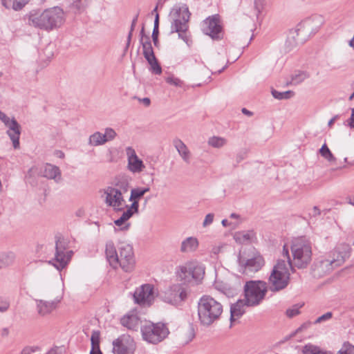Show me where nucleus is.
I'll return each instance as SVG.
<instances>
[{
    "mask_svg": "<svg viewBox=\"0 0 354 354\" xmlns=\"http://www.w3.org/2000/svg\"><path fill=\"white\" fill-rule=\"evenodd\" d=\"M223 313L222 304L209 295H203L198 301V316L200 324L209 326L218 320Z\"/></svg>",
    "mask_w": 354,
    "mask_h": 354,
    "instance_id": "f257e3e1",
    "label": "nucleus"
},
{
    "mask_svg": "<svg viewBox=\"0 0 354 354\" xmlns=\"http://www.w3.org/2000/svg\"><path fill=\"white\" fill-rule=\"evenodd\" d=\"M290 249L293 266L299 269L306 268L312 259V245L309 239L306 236L294 239Z\"/></svg>",
    "mask_w": 354,
    "mask_h": 354,
    "instance_id": "f03ea898",
    "label": "nucleus"
},
{
    "mask_svg": "<svg viewBox=\"0 0 354 354\" xmlns=\"http://www.w3.org/2000/svg\"><path fill=\"white\" fill-rule=\"evenodd\" d=\"M288 267L285 260L277 261L268 279L270 284L268 288L270 291L279 292L288 286L290 279Z\"/></svg>",
    "mask_w": 354,
    "mask_h": 354,
    "instance_id": "7ed1b4c3",
    "label": "nucleus"
},
{
    "mask_svg": "<svg viewBox=\"0 0 354 354\" xmlns=\"http://www.w3.org/2000/svg\"><path fill=\"white\" fill-rule=\"evenodd\" d=\"M140 331L142 339L152 344H158L162 342L169 334L167 324L160 322L157 323L148 322L141 326Z\"/></svg>",
    "mask_w": 354,
    "mask_h": 354,
    "instance_id": "20e7f679",
    "label": "nucleus"
},
{
    "mask_svg": "<svg viewBox=\"0 0 354 354\" xmlns=\"http://www.w3.org/2000/svg\"><path fill=\"white\" fill-rule=\"evenodd\" d=\"M268 290V285L263 281H247L244 285V295L248 305L251 306L259 305L265 298Z\"/></svg>",
    "mask_w": 354,
    "mask_h": 354,
    "instance_id": "39448f33",
    "label": "nucleus"
},
{
    "mask_svg": "<svg viewBox=\"0 0 354 354\" xmlns=\"http://www.w3.org/2000/svg\"><path fill=\"white\" fill-rule=\"evenodd\" d=\"M310 29L306 24H297L295 28L290 29L284 45L286 53H290L304 44L312 34Z\"/></svg>",
    "mask_w": 354,
    "mask_h": 354,
    "instance_id": "423d86ee",
    "label": "nucleus"
},
{
    "mask_svg": "<svg viewBox=\"0 0 354 354\" xmlns=\"http://www.w3.org/2000/svg\"><path fill=\"white\" fill-rule=\"evenodd\" d=\"M351 252L352 248L349 244L338 243L332 252L333 259L321 261L320 267H326L327 268L326 271L330 272L334 268L341 266L346 259H349Z\"/></svg>",
    "mask_w": 354,
    "mask_h": 354,
    "instance_id": "0eeeda50",
    "label": "nucleus"
},
{
    "mask_svg": "<svg viewBox=\"0 0 354 354\" xmlns=\"http://www.w3.org/2000/svg\"><path fill=\"white\" fill-rule=\"evenodd\" d=\"M38 17L39 22H61L64 19V11L58 6L46 9L42 13L39 10H32L29 14L28 20L37 22Z\"/></svg>",
    "mask_w": 354,
    "mask_h": 354,
    "instance_id": "6e6552de",
    "label": "nucleus"
},
{
    "mask_svg": "<svg viewBox=\"0 0 354 354\" xmlns=\"http://www.w3.org/2000/svg\"><path fill=\"white\" fill-rule=\"evenodd\" d=\"M0 120L8 128L6 133L12 140L14 149H19V138L21 132V125L15 118L10 119V118L1 111H0Z\"/></svg>",
    "mask_w": 354,
    "mask_h": 354,
    "instance_id": "1a4fd4ad",
    "label": "nucleus"
},
{
    "mask_svg": "<svg viewBox=\"0 0 354 354\" xmlns=\"http://www.w3.org/2000/svg\"><path fill=\"white\" fill-rule=\"evenodd\" d=\"M0 120L8 128L6 133L12 140L14 149H19V138L21 132V125L15 118L10 119V118L1 111H0Z\"/></svg>",
    "mask_w": 354,
    "mask_h": 354,
    "instance_id": "9d476101",
    "label": "nucleus"
},
{
    "mask_svg": "<svg viewBox=\"0 0 354 354\" xmlns=\"http://www.w3.org/2000/svg\"><path fill=\"white\" fill-rule=\"evenodd\" d=\"M66 249L64 240L60 237L56 238L55 258L49 261L58 270L64 268L71 260V255H66Z\"/></svg>",
    "mask_w": 354,
    "mask_h": 354,
    "instance_id": "9b49d317",
    "label": "nucleus"
},
{
    "mask_svg": "<svg viewBox=\"0 0 354 354\" xmlns=\"http://www.w3.org/2000/svg\"><path fill=\"white\" fill-rule=\"evenodd\" d=\"M118 266L127 272H130L134 269L135 258L133 250L131 245L126 244L119 248Z\"/></svg>",
    "mask_w": 354,
    "mask_h": 354,
    "instance_id": "f8f14e48",
    "label": "nucleus"
},
{
    "mask_svg": "<svg viewBox=\"0 0 354 354\" xmlns=\"http://www.w3.org/2000/svg\"><path fill=\"white\" fill-rule=\"evenodd\" d=\"M187 298L186 288L179 283L173 284L165 292L164 301L172 305H178Z\"/></svg>",
    "mask_w": 354,
    "mask_h": 354,
    "instance_id": "ddd939ff",
    "label": "nucleus"
},
{
    "mask_svg": "<svg viewBox=\"0 0 354 354\" xmlns=\"http://www.w3.org/2000/svg\"><path fill=\"white\" fill-rule=\"evenodd\" d=\"M153 286L149 283L142 285L133 294L135 303L140 305L150 306L154 299Z\"/></svg>",
    "mask_w": 354,
    "mask_h": 354,
    "instance_id": "4468645a",
    "label": "nucleus"
},
{
    "mask_svg": "<svg viewBox=\"0 0 354 354\" xmlns=\"http://www.w3.org/2000/svg\"><path fill=\"white\" fill-rule=\"evenodd\" d=\"M238 263L244 271L257 272L263 266L265 261L262 256L255 254L252 257L246 259L241 253L238 256Z\"/></svg>",
    "mask_w": 354,
    "mask_h": 354,
    "instance_id": "2eb2a0df",
    "label": "nucleus"
},
{
    "mask_svg": "<svg viewBox=\"0 0 354 354\" xmlns=\"http://www.w3.org/2000/svg\"><path fill=\"white\" fill-rule=\"evenodd\" d=\"M106 194V203L110 207H113L117 212L123 209L121 206L124 202V199L122 193L118 190V188L109 186L104 189Z\"/></svg>",
    "mask_w": 354,
    "mask_h": 354,
    "instance_id": "dca6fc26",
    "label": "nucleus"
},
{
    "mask_svg": "<svg viewBox=\"0 0 354 354\" xmlns=\"http://www.w3.org/2000/svg\"><path fill=\"white\" fill-rule=\"evenodd\" d=\"M191 12L186 4H176L169 12L172 22H189Z\"/></svg>",
    "mask_w": 354,
    "mask_h": 354,
    "instance_id": "f3484780",
    "label": "nucleus"
},
{
    "mask_svg": "<svg viewBox=\"0 0 354 354\" xmlns=\"http://www.w3.org/2000/svg\"><path fill=\"white\" fill-rule=\"evenodd\" d=\"M128 156V169L133 173H140L145 168V165L141 159H140L135 150L129 147L126 149Z\"/></svg>",
    "mask_w": 354,
    "mask_h": 354,
    "instance_id": "a211bd4d",
    "label": "nucleus"
},
{
    "mask_svg": "<svg viewBox=\"0 0 354 354\" xmlns=\"http://www.w3.org/2000/svg\"><path fill=\"white\" fill-rule=\"evenodd\" d=\"M202 28L205 35L209 36L214 40H220L223 37V27L221 24H205Z\"/></svg>",
    "mask_w": 354,
    "mask_h": 354,
    "instance_id": "6ab92c4d",
    "label": "nucleus"
},
{
    "mask_svg": "<svg viewBox=\"0 0 354 354\" xmlns=\"http://www.w3.org/2000/svg\"><path fill=\"white\" fill-rule=\"evenodd\" d=\"M250 306L247 300L239 299L236 303L231 305L230 307V322H234L236 317H241L245 313L244 307Z\"/></svg>",
    "mask_w": 354,
    "mask_h": 354,
    "instance_id": "aec40b11",
    "label": "nucleus"
},
{
    "mask_svg": "<svg viewBox=\"0 0 354 354\" xmlns=\"http://www.w3.org/2000/svg\"><path fill=\"white\" fill-rule=\"evenodd\" d=\"M105 254L110 266L116 268L118 266V254L113 241L106 243Z\"/></svg>",
    "mask_w": 354,
    "mask_h": 354,
    "instance_id": "412c9836",
    "label": "nucleus"
},
{
    "mask_svg": "<svg viewBox=\"0 0 354 354\" xmlns=\"http://www.w3.org/2000/svg\"><path fill=\"white\" fill-rule=\"evenodd\" d=\"M176 276L184 283L192 281V262H187L183 266H180L176 268Z\"/></svg>",
    "mask_w": 354,
    "mask_h": 354,
    "instance_id": "4be33fe9",
    "label": "nucleus"
},
{
    "mask_svg": "<svg viewBox=\"0 0 354 354\" xmlns=\"http://www.w3.org/2000/svg\"><path fill=\"white\" fill-rule=\"evenodd\" d=\"M42 176L48 179H53L56 183L61 180V171L58 167L47 163L41 171Z\"/></svg>",
    "mask_w": 354,
    "mask_h": 354,
    "instance_id": "5701e85b",
    "label": "nucleus"
},
{
    "mask_svg": "<svg viewBox=\"0 0 354 354\" xmlns=\"http://www.w3.org/2000/svg\"><path fill=\"white\" fill-rule=\"evenodd\" d=\"M120 323L128 329L137 331L140 323V319L137 315H127L121 318Z\"/></svg>",
    "mask_w": 354,
    "mask_h": 354,
    "instance_id": "b1692460",
    "label": "nucleus"
},
{
    "mask_svg": "<svg viewBox=\"0 0 354 354\" xmlns=\"http://www.w3.org/2000/svg\"><path fill=\"white\" fill-rule=\"evenodd\" d=\"M59 302V300L50 302L44 300H37V312L40 315L44 316L55 309Z\"/></svg>",
    "mask_w": 354,
    "mask_h": 354,
    "instance_id": "393cba45",
    "label": "nucleus"
},
{
    "mask_svg": "<svg viewBox=\"0 0 354 354\" xmlns=\"http://www.w3.org/2000/svg\"><path fill=\"white\" fill-rule=\"evenodd\" d=\"M198 241L196 237L189 236L183 241L180 250L183 253L195 252L198 248Z\"/></svg>",
    "mask_w": 354,
    "mask_h": 354,
    "instance_id": "a878e982",
    "label": "nucleus"
},
{
    "mask_svg": "<svg viewBox=\"0 0 354 354\" xmlns=\"http://www.w3.org/2000/svg\"><path fill=\"white\" fill-rule=\"evenodd\" d=\"M266 0H254V16L251 17L252 20L262 21L264 20V8Z\"/></svg>",
    "mask_w": 354,
    "mask_h": 354,
    "instance_id": "bb28decb",
    "label": "nucleus"
},
{
    "mask_svg": "<svg viewBox=\"0 0 354 354\" xmlns=\"http://www.w3.org/2000/svg\"><path fill=\"white\" fill-rule=\"evenodd\" d=\"M204 275L205 268L192 263V281L194 280L196 283H198L203 279Z\"/></svg>",
    "mask_w": 354,
    "mask_h": 354,
    "instance_id": "cd10ccee",
    "label": "nucleus"
},
{
    "mask_svg": "<svg viewBox=\"0 0 354 354\" xmlns=\"http://www.w3.org/2000/svg\"><path fill=\"white\" fill-rule=\"evenodd\" d=\"M114 354H132L127 345L123 344L120 338H117L113 342Z\"/></svg>",
    "mask_w": 354,
    "mask_h": 354,
    "instance_id": "c85d7f7f",
    "label": "nucleus"
},
{
    "mask_svg": "<svg viewBox=\"0 0 354 354\" xmlns=\"http://www.w3.org/2000/svg\"><path fill=\"white\" fill-rule=\"evenodd\" d=\"M150 190L149 187H137L131 190V195L129 201H139L143 196Z\"/></svg>",
    "mask_w": 354,
    "mask_h": 354,
    "instance_id": "c756f323",
    "label": "nucleus"
},
{
    "mask_svg": "<svg viewBox=\"0 0 354 354\" xmlns=\"http://www.w3.org/2000/svg\"><path fill=\"white\" fill-rule=\"evenodd\" d=\"M309 77V74L305 71H298L297 73L294 74L291 77V81L288 82L286 85L288 86L290 84L297 85L302 82H304L306 79Z\"/></svg>",
    "mask_w": 354,
    "mask_h": 354,
    "instance_id": "7c9ffc66",
    "label": "nucleus"
},
{
    "mask_svg": "<svg viewBox=\"0 0 354 354\" xmlns=\"http://www.w3.org/2000/svg\"><path fill=\"white\" fill-rule=\"evenodd\" d=\"M304 354H333L331 351H324L319 346L311 344H306L303 348Z\"/></svg>",
    "mask_w": 354,
    "mask_h": 354,
    "instance_id": "2f4dec72",
    "label": "nucleus"
},
{
    "mask_svg": "<svg viewBox=\"0 0 354 354\" xmlns=\"http://www.w3.org/2000/svg\"><path fill=\"white\" fill-rule=\"evenodd\" d=\"M107 142L103 133L97 131L89 137V144L92 146H98Z\"/></svg>",
    "mask_w": 354,
    "mask_h": 354,
    "instance_id": "473e14b6",
    "label": "nucleus"
},
{
    "mask_svg": "<svg viewBox=\"0 0 354 354\" xmlns=\"http://www.w3.org/2000/svg\"><path fill=\"white\" fill-rule=\"evenodd\" d=\"M15 255L13 252L3 253L0 256V268L12 265L15 261Z\"/></svg>",
    "mask_w": 354,
    "mask_h": 354,
    "instance_id": "72a5a7b5",
    "label": "nucleus"
},
{
    "mask_svg": "<svg viewBox=\"0 0 354 354\" xmlns=\"http://www.w3.org/2000/svg\"><path fill=\"white\" fill-rule=\"evenodd\" d=\"M140 43L142 46V50H149L150 49H153L151 46V42L150 40V37L149 35H146L145 34V27L144 25L142 26L140 30Z\"/></svg>",
    "mask_w": 354,
    "mask_h": 354,
    "instance_id": "f704fd0d",
    "label": "nucleus"
},
{
    "mask_svg": "<svg viewBox=\"0 0 354 354\" xmlns=\"http://www.w3.org/2000/svg\"><path fill=\"white\" fill-rule=\"evenodd\" d=\"M319 152L320 155L328 162H333L336 160V158L333 156L326 143L322 146Z\"/></svg>",
    "mask_w": 354,
    "mask_h": 354,
    "instance_id": "c9c22d12",
    "label": "nucleus"
},
{
    "mask_svg": "<svg viewBox=\"0 0 354 354\" xmlns=\"http://www.w3.org/2000/svg\"><path fill=\"white\" fill-rule=\"evenodd\" d=\"M294 92L292 91H286L284 92H279L277 90H272V96L277 100L290 99L294 95Z\"/></svg>",
    "mask_w": 354,
    "mask_h": 354,
    "instance_id": "e433bc0d",
    "label": "nucleus"
},
{
    "mask_svg": "<svg viewBox=\"0 0 354 354\" xmlns=\"http://www.w3.org/2000/svg\"><path fill=\"white\" fill-rule=\"evenodd\" d=\"M91 350L100 348V330H93L92 335L91 337Z\"/></svg>",
    "mask_w": 354,
    "mask_h": 354,
    "instance_id": "4c0bfd02",
    "label": "nucleus"
},
{
    "mask_svg": "<svg viewBox=\"0 0 354 354\" xmlns=\"http://www.w3.org/2000/svg\"><path fill=\"white\" fill-rule=\"evenodd\" d=\"M208 143L213 147L219 148L226 143V140L221 137L213 136L209 139Z\"/></svg>",
    "mask_w": 354,
    "mask_h": 354,
    "instance_id": "58836bf2",
    "label": "nucleus"
},
{
    "mask_svg": "<svg viewBox=\"0 0 354 354\" xmlns=\"http://www.w3.org/2000/svg\"><path fill=\"white\" fill-rule=\"evenodd\" d=\"M188 24H171V32H176L178 34L188 31Z\"/></svg>",
    "mask_w": 354,
    "mask_h": 354,
    "instance_id": "ea45409f",
    "label": "nucleus"
},
{
    "mask_svg": "<svg viewBox=\"0 0 354 354\" xmlns=\"http://www.w3.org/2000/svg\"><path fill=\"white\" fill-rule=\"evenodd\" d=\"M34 27L40 30H44L47 32L51 31L53 29H57L60 27L57 24H32Z\"/></svg>",
    "mask_w": 354,
    "mask_h": 354,
    "instance_id": "a19ab883",
    "label": "nucleus"
},
{
    "mask_svg": "<svg viewBox=\"0 0 354 354\" xmlns=\"http://www.w3.org/2000/svg\"><path fill=\"white\" fill-rule=\"evenodd\" d=\"M337 354H354V346L348 342H345Z\"/></svg>",
    "mask_w": 354,
    "mask_h": 354,
    "instance_id": "79ce46f5",
    "label": "nucleus"
},
{
    "mask_svg": "<svg viewBox=\"0 0 354 354\" xmlns=\"http://www.w3.org/2000/svg\"><path fill=\"white\" fill-rule=\"evenodd\" d=\"M314 323L310 321H307V322L303 323L298 328H297L295 330V331H294L293 333H292L290 335V336L288 339H289L290 337H293L297 333H301L304 331H306L308 328H310L312 326V325Z\"/></svg>",
    "mask_w": 354,
    "mask_h": 354,
    "instance_id": "37998d69",
    "label": "nucleus"
},
{
    "mask_svg": "<svg viewBox=\"0 0 354 354\" xmlns=\"http://www.w3.org/2000/svg\"><path fill=\"white\" fill-rule=\"evenodd\" d=\"M304 306V304H297L292 306L291 308H288L286 311L287 317L292 318L300 313L299 309Z\"/></svg>",
    "mask_w": 354,
    "mask_h": 354,
    "instance_id": "c03bdc74",
    "label": "nucleus"
},
{
    "mask_svg": "<svg viewBox=\"0 0 354 354\" xmlns=\"http://www.w3.org/2000/svg\"><path fill=\"white\" fill-rule=\"evenodd\" d=\"M115 186L117 187L116 188H118V190L120 191L123 195L124 194L128 192L129 183L127 180H118L115 183Z\"/></svg>",
    "mask_w": 354,
    "mask_h": 354,
    "instance_id": "a18cd8bd",
    "label": "nucleus"
},
{
    "mask_svg": "<svg viewBox=\"0 0 354 354\" xmlns=\"http://www.w3.org/2000/svg\"><path fill=\"white\" fill-rule=\"evenodd\" d=\"M165 81L167 84L176 87H182L183 86V82L179 78L174 77V75L166 77Z\"/></svg>",
    "mask_w": 354,
    "mask_h": 354,
    "instance_id": "49530a36",
    "label": "nucleus"
},
{
    "mask_svg": "<svg viewBox=\"0 0 354 354\" xmlns=\"http://www.w3.org/2000/svg\"><path fill=\"white\" fill-rule=\"evenodd\" d=\"M30 0H13L12 3V8L15 11L22 10Z\"/></svg>",
    "mask_w": 354,
    "mask_h": 354,
    "instance_id": "de8ad7c7",
    "label": "nucleus"
},
{
    "mask_svg": "<svg viewBox=\"0 0 354 354\" xmlns=\"http://www.w3.org/2000/svg\"><path fill=\"white\" fill-rule=\"evenodd\" d=\"M151 72L155 75H160L162 73V67L158 59L149 64Z\"/></svg>",
    "mask_w": 354,
    "mask_h": 354,
    "instance_id": "09e8293b",
    "label": "nucleus"
},
{
    "mask_svg": "<svg viewBox=\"0 0 354 354\" xmlns=\"http://www.w3.org/2000/svg\"><path fill=\"white\" fill-rule=\"evenodd\" d=\"M86 0H75L73 3V8L79 12H82L86 6Z\"/></svg>",
    "mask_w": 354,
    "mask_h": 354,
    "instance_id": "8fccbe9b",
    "label": "nucleus"
},
{
    "mask_svg": "<svg viewBox=\"0 0 354 354\" xmlns=\"http://www.w3.org/2000/svg\"><path fill=\"white\" fill-rule=\"evenodd\" d=\"M153 22H159V15L158 13L157 8H154L146 16V21H152Z\"/></svg>",
    "mask_w": 354,
    "mask_h": 354,
    "instance_id": "3c124183",
    "label": "nucleus"
},
{
    "mask_svg": "<svg viewBox=\"0 0 354 354\" xmlns=\"http://www.w3.org/2000/svg\"><path fill=\"white\" fill-rule=\"evenodd\" d=\"M173 142L174 147H176L179 153L187 149V147L184 144V142L178 138L174 139Z\"/></svg>",
    "mask_w": 354,
    "mask_h": 354,
    "instance_id": "603ef678",
    "label": "nucleus"
},
{
    "mask_svg": "<svg viewBox=\"0 0 354 354\" xmlns=\"http://www.w3.org/2000/svg\"><path fill=\"white\" fill-rule=\"evenodd\" d=\"M143 55L149 64L157 59L153 49H150L149 50H144Z\"/></svg>",
    "mask_w": 354,
    "mask_h": 354,
    "instance_id": "864d4df0",
    "label": "nucleus"
},
{
    "mask_svg": "<svg viewBox=\"0 0 354 354\" xmlns=\"http://www.w3.org/2000/svg\"><path fill=\"white\" fill-rule=\"evenodd\" d=\"M333 317V313L332 312H327L326 313L321 315L320 317H317L314 322V324H320L322 322L328 321L330 319Z\"/></svg>",
    "mask_w": 354,
    "mask_h": 354,
    "instance_id": "5fc2aeb1",
    "label": "nucleus"
},
{
    "mask_svg": "<svg viewBox=\"0 0 354 354\" xmlns=\"http://www.w3.org/2000/svg\"><path fill=\"white\" fill-rule=\"evenodd\" d=\"M235 238L236 239H239V240L242 239L243 241H249L252 238V232H237L235 234Z\"/></svg>",
    "mask_w": 354,
    "mask_h": 354,
    "instance_id": "6e6d98bb",
    "label": "nucleus"
},
{
    "mask_svg": "<svg viewBox=\"0 0 354 354\" xmlns=\"http://www.w3.org/2000/svg\"><path fill=\"white\" fill-rule=\"evenodd\" d=\"M10 307V301L8 299L0 297V312L5 313Z\"/></svg>",
    "mask_w": 354,
    "mask_h": 354,
    "instance_id": "4d7b16f0",
    "label": "nucleus"
},
{
    "mask_svg": "<svg viewBox=\"0 0 354 354\" xmlns=\"http://www.w3.org/2000/svg\"><path fill=\"white\" fill-rule=\"evenodd\" d=\"M282 253H283V257H286L287 259V262H286L287 264V266H289L290 268H292L293 261L291 260L290 256L289 254L288 248L287 245H283Z\"/></svg>",
    "mask_w": 354,
    "mask_h": 354,
    "instance_id": "13d9d810",
    "label": "nucleus"
},
{
    "mask_svg": "<svg viewBox=\"0 0 354 354\" xmlns=\"http://www.w3.org/2000/svg\"><path fill=\"white\" fill-rule=\"evenodd\" d=\"M223 293L228 297H233L234 295L237 294V289L227 284Z\"/></svg>",
    "mask_w": 354,
    "mask_h": 354,
    "instance_id": "bf43d9fd",
    "label": "nucleus"
},
{
    "mask_svg": "<svg viewBox=\"0 0 354 354\" xmlns=\"http://www.w3.org/2000/svg\"><path fill=\"white\" fill-rule=\"evenodd\" d=\"M159 24H154V27H153V32H152V35H151V37H152V39H153V44L155 46H157V44L158 43Z\"/></svg>",
    "mask_w": 354,
    "mask_h": 354,
    "instance_id": "052dcab7",
    "label": "nucleus"
},
{
    "mask_svg": "<svg viewBox=\"0 0 354 354\" xmlns=\"http://www.w3.org/2000/svg\"><path fill=\"white\" fill-rule=\"evenodd\" d=\"M105 136V138L107 139V141L112 140L116 136L115 131L111 128H106L105 129V133L103 134Z\"/></svg>",
    "mask_w": 354,
    "mask_h": 354,
    "instance_id": "680f3d73",
    "label": "nucleus"
},
{
    "mask_svg": "<svg viewBox=\"0 0 354 354\" xmlns=\"http://www.w3.org/2000/svg\"><path fill=\"white\" fill-rule=\"evenodd\" d=\"M203 22H221V16L218 14L207 17Z\"/></svg>",
    "mask_w": 354,
    "mask_h": 354,
    "instance_id": "e2e57ef3",
    "label": "nucleus"
},
{
    "mask_svg": "<svg viewBox=\"0 0 354 354\" xmlns=\"http://www.w3.org/2000/svg\"><path fill=\"white\" fill-rule=\"evenodd\" d=\"M214 214H212V213L207 214L205 216V218L204 221L203 223V227H206V226L209 225L210 224H212L213 221H214Z\"/></svg>",
    "mask_w": 354,
    "mask_h": 354,
    "instance_id": "0e129e2a",
    "label": "nucleus"
},
{
    "mask_svg": "<svg viewBox=\"0 0 354 354\" xmlns=\"http://www.w3.org/2000/svg\"><path fill=\"white\" fill-rule=\"evenodd\" d=\"M132 202L131 205L128 207V205H126L127 207H128L129 209H131V211L134 214H137L139 212V201H131Z\"/></svg>",
    "mask_w": 354,
    "mask_h": 354,
    "instance_id": "69168bd1",
    "label": "nucleus"
},
{
    "mask_svg": "<svg viewBox=\"0 0 354 354\" xmlns=\"http://www.w3.org/2000/svg\"><path fill=\"white\" fill-rule=\"evenodd\" d=\"M134 214V213L131 211V209H129L128 207H127V209L126 211H124L123 212V214H122V217L127 221H128L133 215Z\"/></svg>",
    "mask_w": 354,
    "mask_h": 354,
    "instance_id": "338daca9",
    "label": "nucleus"
},
{
    "mask_svg": "<svg viewBox=\"0 0 354 354\" xmlns=\"http://www.w3.org/2000/svg\"><path fill=\"white\" fill-rule=\"evenodd\" d=\"M227 283H223V282L216 281L214 283L215 288L220 292H223L225 288L227 287Z\"/></svg>",
    "mask_w": 354,
    "mask_h": 354,
    "instance_id": "774afa93",
    "label": "nucleus"
}]
</instances>
